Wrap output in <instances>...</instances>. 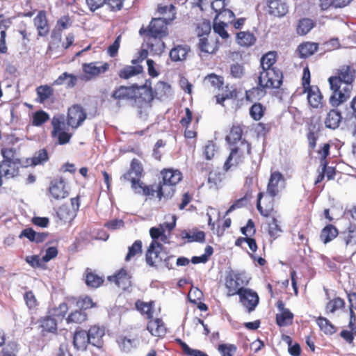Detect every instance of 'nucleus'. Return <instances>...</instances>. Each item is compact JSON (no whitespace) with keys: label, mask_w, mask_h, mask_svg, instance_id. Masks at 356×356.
Segmentation results:
<instances>
[{"label":"nucleus","mask_w":356,"mask_h":356,"mask_svg":"<svg viewBox=\"0 0 356 356\" xmlns=\"http://www.w3.org/2000/svg\"><path fill=\"white\" fill-rule=\"evenodd\" d=\"M355 78L356 70L350 65H343L336 69L334 74L328 78L332 91L330 103L332 106L337 107L350 97Z\"/></svg>","instance_id":"nucleus-1"},{"label":"nucleus","mask_w":356,"mask_h":356,"mask_svg":"<svg viewBox=\"0 0 356 356\" xmlns=\"http://www.w3.org/2000/svg\"><path fill=\"white\" fill-rule=\"evenodd\" d=\"M111 97L118 104L122 102H131L138 114L142 115L143 113L146 114L147 111L151 108L154 94L151 88L132 84L129 86L116 87L111 94Z\"/></svg>","instance_id":"nucleus-2"},{"label":"nucleus","mask_w":356,"mask_h":356,"mask_svg":"<svg viewBox=\"0 0 356 356\" xmlns=\"http://www.w3.org/2000/svg\"><path fill=\"white\" fill-rule=\"evenodd\" d=\"M139 35L152 56H161L165 48L163 39L168 36L166 23L161 19H152L147 26H142Z\"/></svg>","instance_id":"nucleus-3"},{"label":"nucleus","mask_w":356,"mask_h":356,"mask_svg":"<svg viewBox=\"0 0 356 356\" xmlns=\"http://www.w3.org/2000/svg\"><path fill=\"white\" fill-rule=\"evenodd\" d=\"M198 42L197 47L200 56L215 54L220 47L218 37L211 33V27L209 22L203 21L198 23L196 28Z\"/></svg>","instance_id":"nucleus-4"},{"label":"nucleus","mask_w":356,"mask_h":356,"mask_svg":"<svg viewBox=\"0 0 356 356\" xmlns=\"http://www.w3.org/2000/svg\"><path fill=\"white\" fill-rule=\"evenodd\" d=\"M144 175L142 163L137 159H133L129 170L122 175V179L131 184V189L136 194L144 195V188L149 185L141 181Z\"/></svg>","instance_id":"nucleus-5"},{"label":"nucleus","mask_w":356,"mask_h":356,"mask_svg":"<svg viewBox=\"0 0 356 356\" xmlns=\"http://www.w3.org/2000/svg\"><path fill=\"white\" fill-rule=\"evenodd\" d=\"M230 146V153L223 166L225 171H228L232 166L243 163L245 156L251 154V144L246 140H243L239 144Z\"/></svg>","instance_id":"nucleus-6"},{"label":"nucleus","mask_w":356,"mask_h":356,"mask_svg":"<svg viewBox=\"0 0 356 356\" xmlns=\"http://www.w3.org/2000/svg\"><path fill=\"white\" fill-rule=\"evenodd\" d=\"M176 186L160 180L158 184H150L144 188V196L154 197L159 200H170L176 193Z\"/></svg>","instance_id":"nucleus-7"},{"label":"nucleus","mask_w":356,"mask_h":356,"mask_svg":"<svg viewBox=\"0 0 356 356\" xmlns=\"http://www.w3.org/2000/svg\"><path fill=\"white\" fill-rule=\"evenodd\" d=\"M283 80V74L280 69L261 71L258 76V84L265 90L279 89Z\"/></svg>","instance_id":"nucleus-8"},{"label":"nucleus","mask_w":356,"mask_h":356,"mask_svg":"<svg viewBox=\"0 0 356 356\" xmlns=\"http://www.w3.org/2000/svg\"><path fill=\"white\" fill-rule=\"evenodd\" d=\"M87 118L86 110L80 104H73L68 110L66 117V123L72 129H76L81 126Z\"/></svg>","instance_id":"nucleus-9"},{"label":"nucleus","mask_w":356,"mask_h":356,"mask_svg":"<svg viewBox=\"0 0 356 356\" xmlns=\"http://www.w3.org/2000/svg\"><path fill=\"white\" fill-rule=\"evenodd\" d=\"M52 131L51 136L57 138L58 144L65 145L68 143L72 136V134L65 131L66 124L62 116H54L51 120Z\"/></svg>","instance_id":"nucleus-10"},{"label":"nucleus","mask_w":356,"mask_h":356,"mask_svg":"<svg viewBox=\"0 0 356 356\" xmlns=\"http://www.w3.org/2000/svg\"><path fill=\"white\" fill-rule=\"evenodd\" d=\"M275 197L269 195H265L264 192L258 193L257 209L263 217H271L276 213L274 208Z\"/></svg>","instance_id":"nucleus-11"},{"label":"nucleus","mask_w":356,"mask_h":356,"mask_svg":"<svg viewBox=\"0 0 356 356\" xmlns=\"http://www.w3.org/2000/svg\"><path fill=\"white\" fill-rule=\"evenodd\" d=\"M20 168L24 167V161L15 159V161H1L0 162V178L4 177L7 179L14 178L19 175Z\"/></svg>","instance_id":"nucleus-12"},{"label":"nucleus","mask_w":356,"mask_h":356,"mask_svg":"<svg viewBox=\"0 0 356 356\" xmlns=\"http://www.w3.org/2000/svg\"><path fill=\"white\" fill-rule=\"evenodd\" d=\"M33 22L37 31V40L40 38H47L49 35L51 26L46 10H39L33 18Z\"/></svg>","instance_id":"nucleus-13"},{"label":"nucleus","mask_w":356,"mask_h":356,"mask_svg":"<svg viewBox=\"0 0 356 356\" xmlns=\"http://www.w3.org/2000/svg\"><path fill=\"white\" fill-rule=\"evenodd\" d=\"M110 67L108 63L91 62L82 65L83 72L87 80H90L106 73Z\"/></svg>","instance_id":"nucleus-14"},{"label":"nucleus","mask_w":356,"mask_h":356,"mask_svg":"<svg viewBox=\"0 0 356 356\" xmlns=\"http://www.w3.org/2000/svg\"><path fill=\"white\" fill-rule=\"evenodd\" d=\"M163 249V245L159 242H151L146 253L145 260L149 266L156 267L163 261L161 252Z\"/></svg>","instance_id":"nucleus-15"},{"label":"nucleus","mask_w":356,"mask_h":356,"mask_svg":"<svg viewBox=\"0 0 356 356\" xmlns=\"http://www.w3.org/2000/svg\"><path fill=\"white\" fill-rule=\"evenodd\" d=\"M238 296L241 303L248 313L253 312L259 304V298L257 293L250 289L243 290Z\"/></svg>","instance_id":"nucleus-16"},{"label":"nucleus","mask_w":356,"mask_h":356,"mask_svg":"<svg viewBox=\"0 0 356 356\" xmlns=\"http://www.w3.org/2000/svg\"><path fill=\"white\" fill-rule=\"evenodd\" d=\"M49 194L54 200H60L68 196V191L63 179H55L51 181L49 187Z\"/></svg>","instance_id":"nucleus-17"},{"label":"nucleus","mask_w":356,"mask_h":356,"mask_svg":"<svg viewBox=\"0 0 356 356\" xmlns=\"http://www.w3.org/2000/svg\"><path fill=\"white\" fill-rule=\"evenodd\" d=\"M241 276L238 273L231 272L225 277V287L228 296L238 295L245 288L241 286Z\"/></svg>","instance_id":"nucleus-18"},{"label":"nucleus","mask_w":356,"mask_h":356,"mask_svg":"<svg viewBox=\"0 0 356 356\" xmlns=\"http://www.w3.org/2000/svg\"><path fill=\"white\" fill-rule=\"evenodd\" d=\"M303 92L307 94V101L312 108L322 110L325 106L323 96L318 86H315L304 90Z\"/></svg>","instance_id":"nucleus-19"},{"label":"nucleus","mask_w":356,"mask_h":356,"mask_svg":"<svg viewBox=\"0 0 356 356\" xmlns=\"http://www.w3.org/2000/svg\"><path fill=\"white\" fill-rule=\"evenodd\" d=\"M131 278L124 268H121L113 275L107 277L109 282H114L118 287L124 291L128 290L131 286Z\"/></svg>","instance_id":"nucleus-20"},{"label":"nucleus","mask_w":356,"mask_h":356,"mask_svg":"<svg viewBox=\"0 0 356 356\" xmlns=\"http://www.w3.org/2000/svg\"><path fill=\"white\" fill-rule=\"evenodd\" d=\"M277 307L281 312L277 314L275 316L276 323L279 327H286L293 323L294 315L287 308L284 307V304L282 300L277 302Z\"/></svg>","instance_id":"nucleus-21"},{"label":"nucleus","mask_w":356,"mask_h":356,"mask_svg":"<svg viewBox=\"0 0 356 356\" xmlns=\"http://www.w3.org/2000/svg\"><path fill=\"white\" fill-rule=\"evenodd\" d=\"M86 332L88 334L90 343L98 349L102 348L104 346L103 337L105 334L104 328L95 325L90 326L89 330Z\"/></svg>","instance_id":"nucleus-22"},{"label":"nucleus","mask_w":356,"mask_h":356,"mask_svg":"<svg viewBox=\"0 0 356 356\" xmlns=\"http://www.w3.org/2000/svg\"><path fill=\"white\" fill-rule=\"evenodd\" d=\"M285 179L283 175L279 171L271 172L268 183L267 184L266 192L270 196H277L280 193V183H284Z\"/></svg>","instance_id":"nucleus-23"},{"label":"nucleus","mask_w":356,"mask_h":356,"mask_svg":"<svg viewBox=\"0 0 356 356\" xmlns=\"http://www.w3.org/2000/svg\"><path fill=\"white\" fill-rule=\"evenodd\" d=\"M161 180L174 186H177L183 180V174L178 170L172 168H163L160 171Z\"/></svg>","instance_id":"nucleus-24"},{"label":"nucleus","mask_w":356,"mask_h":356,"mask_svg":"<svg viewBox=\"0 0 356 356\" xmlns=\"http://www.w3.org/2000/svg\"><path fill=\"white\" fill-rule=\"evenodd\" d=\"M37 97L35 102L39 104H44L47 102H54V89L48 84L40 85L35 89Z\"/></svg>","instance_id":"nucleus-25"},{"label":"nucleus","mask_w":356,"mask_h":356,"mask_svg":"<svg viewBox=\"0 0 356 356\" xmlns=\"http://www.w3.org/2000/svg\"><path fill=\"white\" fill-rule=\"evenodd\" d=\"M245 126L239 123H234L230 129L229 134L226 136L225 140L229 145H235L239 144L245 138H242L243 135V129Z\"/></svg>","instance_id":"nucleus-26"},{"label":"nucleus","mask_w":356,"mask_h":356,"mask_svg":"<svg viewBox=\"0 0 356 356\" xmlns=\"http://www.w3.org/2000/svg\"><path fill=\"white\" fill-rule=\"evenodd\" d=\"M319 44L317 42H303L298 46L296 53L299 58L305 59L317 52Z\"/></svg>","instance_id":"nucleus-27"},{"label":"nucleus","mask_w":356,"mask_h":356,"mask_svg":"<svg viewBox=\"0 0 356 356\" xmlns=\"http://www.w3.org/2000/svg\"><path fill=\"white\" fill-rule=\"evenodd\" d=\"M49 154L46 149H40L36 151L32 157L24 160V167H35L43 165L49 161Z\"/></svg>","instance_id":"nucleus-28"},{"label":"nucleus","mask_w":356,"mask_h":356,"mask_svg":"<svg viewBox=\"0 0 356 356\" xmlns=\"http://www.w3.org/2000/svg\"><path fill=\"white\" fill-rule=\"evenodd\" d=\"M147 330L152 335L157 337H162L165 336L167 331L165 323L162 319L159 318H152V319L148 320Z\"/></svg>","instance_id":"nucleus-29"},{"label":"nucleus","mask_w":356,"mask_h":356,"mask_svg":"<svg viewBox=\"0 0 356 356\" xmlns=\"http://www.w3.org/2000/svg\"><path fill=\"white\" fill-rule=\"evenodd\" d=\"M90 344L87 332L83 329L75 330L73 336V345L78 350H86L88 346Z\"/></svg>","instance_id":"nucleus-30"},{"label":"nucleus","mask_w":356,"mask_h":356,"mask_svg":"<svg viewBox=\"0 0 356 356\" xmlns=\"http://www.w3.org/2000/svg\"><path fill=\"white\" fill-rule=\"evenodd\" d=\"M257 41V38L254 33L250 31H240L236 35V43L245 48H248L253 46Z\"/></svg>","instance_id":"nucleus-31"},{"label":"nucleus","mask_w":356,"mask_h":356,"mask_svg":"<svg viewBox=\"0 0 356 356\" xmlns=\"http://www.w3.org/2000/svg\"><path fill=\"white\" fill-rule=\"evenodd\" d=\"M238 91L234 86L227 84L223 88V92L216 95V103L224 106V102L227 99H236L238 98Z\"/></svg>","instance_id":"nucleus-32"},{"label":"nucleus","mask_w":356,"mask_h":356,"mask_svg":"<svg viewBox=\"0 0 356 356\" xmlns=\"http://www.w3.org/2000/svg\"><path fill=\"white\" fill-rule=\"evenodd\" d=\"M225 175L217 170H211L208 175L207 184L210 189L217 190L222 187Z\"/></svg>","instance_id":"nucleus-33"},{"label":"nucleus","mask_w":356,"mask_h":356,"mask_svg":"<svg viewBox=\"0 0 356 356\" xmlns=\"http://www.w3.org/2000/svg\"><path fill=\"white\" fill-rule=\"evenodd\" d=\"M338 235V229L334 225L328 224L321 229L319 238L324 244H327L337 238Z\"/></svg>","instance_id":"nucleus-34"},{"label":"nucleus","mask_w":356,"mask_h":356,"mask_svg":"<svg viewBox=\"0 0 356 356\" xmlns=\"http://www.w3.org/2000/svg\"><path fill=\"white\" fill-rule=\"evenodd\" d=\"M342 120L341 113L337 109H331L325 119V125L327 128L335 129L339 127Z\"/></svg>","instance_id":"nucleus-35"},{"label":"nucleus","mask_w":356,"mask_h":356,"mask_svg":"<svg viewBox=\"0 0 356 356\" xmlns=\"http://www.w3.org/2000/svg\"><path fill=\"white\" fill-rule=\"evenodd\" d=\"M268 8L269 13L277 17H282L288 12L286 4L282 0H270Z\"/></svg>","instance_id":"nucleus-36"},{"label":"nucleus","mask_w":356,"mask_h":356,"mask_svg":"<svg viewBox=\"0 0 356 356\" xmlns=\"http://www.w3.org/2000/svg\"><path fill=\"white\" fill-rule=\"evenodd\" d=\"M266 95V90L262 86L252 87L251 89L245 90V99L247 102H253L255 100L259 101Z\"/></svg>","instance_id":"nucleus-37"},{"label":"nucleus","mask_w":356,"mask_h":356,"mask_svg":"<svg viewBox=\"0 0 356 356\" xmlns=\"http://www.w3.org/2000/svg\"><path fill=\"white\" fill-rule=\"evenodd\" d=\"M191 49L188 45L179 44L175 46L170 51V58L172 61H182L186 58Z\"/></svg>","instance_id":"nucleus-38"},{"label":"nucleus","mask_w":356,"mask_h":356,"mask_svg":"<svg viewBox=\"0 0 356 356\" xmlns=\"http://www.w3.org/2000/svg\"><path fill=\"white\" fill-rule=\"evenodd\" d=\"M277 59L276 51H268L261 58V71L277 69L274 66Z\"/></svg>","instance_id":"nucleus-39"},{"label":"nucleus","mask_w":356,"mask_h":356,"mask_svg":"<svg viewBox=\"0 0 356 356\" xmlns=\"http://www.w3.org/2000/svg\"><path fill=\"white\" fill-rule=\"evenodd\" d=\"M157 11L159 14L163 15V17H158L157 19L164 20L166 23L167 27L168 24L172 22L175 18V7L172 4L169 6H159Z\"/></svg>","instance_id":"nucleus-40"},{"label":"nucleus","mask_w":356,"mask_h":356,"mask_svg":"<svg viewBox=\"0 0 356 356\" xmlns=\"http://www.w3.org/2000/svg\"><path fill=\"white\" fill-rule=\"evenodd\" d=\"M143 72V67L142 65H126L119 71L118 76L122 79H128L132 76L141 74Z\"/></svg>","instance_id":"nucleus-41"},{"label":"nucleus","mask_w":356,"mask_h":356,"mask_svg":"<svg viewBox=\"0 0 356 356\" xmlns=\"http://www.w3.org/2000/svg\"><path fill=\"white\" fill-rule=\"evenodd\" d=\"M135 305L137 310H138L143 315H146L147 320L154 318V301L146 302L138 300L136 302Z\"/></svg>","instance_id":"nucleus-42"},{"label":"nucleus","mask_w":356,"mask_h":356,"mask_svg":"<svg viewBox=\"0 0 356 356\" xmlns=\"http://www.w3.org/2000/svg\"><path fill=\"white\" fill-rule=\"evenodd\" d=\"M343 241L346 246L356 245V225L350 224L348 227L341 233Z\"/></svg>","instance_id":"nucleus-43"},{"label":"nucleus","mask_w":356,"mask_h":356,"mask_svg":"<svg viewBox=\"0 0 356 356\" xmlns=\"http://www.w3.org/2000/svg\"><path fill=\"white\" fill-rule=\"evenodd\" d=\"M267 108L260 102H254L249 108V115L254 121L261 120L265 115Z\"/></svg>","instance_id":"nucleus-44"},{"label":"nucleus","mask_w":356,"mask_h":356,"mask_svg":"<svg viewBox=\"0 0 356 356\" xmlns=\"http://www.w3.org/2000/svg\"><path fill=\"white\" fill-rule=\"evenodd\" d=\"M85 280L87 286L92 288H98L102 286L104 282L103 277L95 274L90 268H87L86 270Z\"/></svg>","instance_id":"nucleus-45"},{"label":"nucleus","mask_w":356,"mask_h":356,"mask_svg":"<svg viewBox=\"0 0 356 356\" xmlns=\"http://www.w3.org/2000/svg\"><path fill=\"white\" fill-rule=\"evenodd\" d=\"M40 327L42 332L56 333L58 330L56 319L50 316H45L40 318Z\"/></svg>","instance_id":"nucleus-46"},{"label":"nucleus","mask_w":356,"mask_h":356,"mask_svg":"<svg viewBox=\"0 0 356 356\" xmlns=\"http://www.w3.org/2000/svg\"><path fill=\"white\" fill-rule=\"evenodd\" d=\"M87 314L79 309L71 312L65 318L67 324H81L86 321Z\"/></svg>","instance_id":"nucleus-47"},{"label":"nucleus","mask_w":356,"mask_h":356,"mask_svg":"<svg viewBox=\"0 0 356 356\" xmlns=\"http://www.w3.org/2000/svg\"><path fill=\"white\" fill-rule=\"evenodd\" d=\"M316 322L320 330L325 334H332L336 332L335 326L326 318L319 316L316 318Z\"/></svg>","instance_id":"nucleus-48"},{"label":"nucleus","mask_w":356,"mask_h":356,"mask_svg":"<svg viewBox=\"0 0 356 356\" xmlns=\"http://www.w3.org/2000/svg\"><path fill=\"white\" fill-rule=\"evenodd\" d=\"M49 120V113L43 110H39L33 113L31 124L35 127H40Z\"/></svg>","instance_id":"nucleus-49"},{"label":"nucleus","mask_w":356,"mask_h":356,"mask_svg":"<svg viewBox=\"0 0 356 356\" xmlns=\"http://www.w3.org/2000/svg\"><path fill=\"white\" fill-rule=\"evenodd\" d=\"M19 33L22 36V42L24 46H28L34 41L35 35L26 24L21 26Z\"/></svg>","instance_id":"nucleus-50"},{"label":"nucleus","mask_w":356,"mask_h":356,"mask_svg":"<svg viewBox=\"0 0 356 356\" xmlns=\"http://www.w3.org/2000/svg\"><path fill=\"white\" fill-rule=\"evenodd\" d=\"M182 238L187 239L188 242H200L202 243L205 241V234L203 231H196L193 234L184 230L181 232Z\"/></svg>","instance_id":"nucleus-51"},{"label":"nucleus","mask_w":356,"mask_h":356,"mask_svg":"<svg viewBox=\"0 0 356 356\" xmlns=\"http://www.w3.org/2000/svg\"><path fill=\"white\" fill-rule=\"evenodd\" d=\"M175 341L178 343L183 353L187 356H209L206 353L197 349L191 348L188 344L183 341L181 339H176Z\"/></svg>","instance_id":"nucleus-52"},{"label":"nucleus","mask_w":356,"mask_h":356,"mask_svg":"<svg viewBox=\"0 0 356 356\" xmlns=\"http://www.w3.org/2000/svg\"><path fill=\"white\" fill-rule=\"evenodd\" d=\"M314 26L313 20L309 18H303L298 22L297 26V33L299 35H305L307 34Z\"/></svg>","instance_id":"nucleus-53"},{"label":"nucleus","mask_w":356,"mask_h":356,"mask_svg":"<svg viewBox=\"0 0 356 356\" xmlns=\"http://www.w3.org/2000/svg\"><path fill=\"white\" fill-rule=\"evenodd\" d=\"M268 232L270 236L274 240L278 238L282 232V230L277 220L273 216H272L271 221L268 222Z\"/></svg>","instance_id":"nucleus-54"},{"label":"nucleus","mask_w":356,"mask_h":356,"mask_svg":"<svg viewBox=\"0 0 356 356\" xmlns=\"http://www.w3.org/2000/svg\"><path fill=\"white\" fill-rule=\"evenodd\" d=\"M143 243L140 240H136L129 247L128 252L125 257V261H129L137 254L142 253Z\"/></svg>","instance_id":"nucleus-55"},{"label":"nucleus","mask_w":356,"mask_h":356,"mask_svg":"<svg viewBox=\"0 0 356 356\" xmlns=\"http://www.w3.org/2000/svg\"><path fill=\"white\" fill-rule=\"evenodd\" d=\"M24 300L29 310L36 311L38 309L39 303L32 291H26L24 293Z\"/></svg>","instance_id":"nucleus-56"},{"label":"nucleus","mask_w":356,"mask_h":356,"mask_svg":"<svg viewBox=\"0 0 356 356\" xmlns=\"http://www.w3.org/2000/svg\"><path fill=\"white\" fill-rule=\"evenodd\" d=\"M345 305L346 303L343 299L337 297L327 303L325 309L327 312L334 313L337 309L344 308Z\"/></svg>","instance_id":"nucleus-57"},{"label":"nucleus","mask_w":356,"mask_h":356,"mask_svg":"<svg viewBox=\"0 0 356 356\" xmlns=\"http://www.w3.org/2000/svg\"><path fill=\"white\" fill-rule=\"evenodd\" d=\"M25 261L33 268L46 269L47 268L46 263L43 261V258H41L39 255L26 256Z\"/></svg>","instance_id":"nucleus-58"},{"label":"nucleus","mask_w":356,"mask_h":356,"mask_svg":"<svg viewBox=\"0 0 356 356\" xmlns=\"http://www.w3.org/2000/svg\"><path fill=\"white\" fill-rule=\"evenodd\" d=\"M57 213L60 219L65 222H70L76 216L74 210H72L68 207L65 205L59 208Z\"/></svg>","instance_id":"nucleus-59"},{"label":"nucleus","mask_w":356,"mask_h":356,"mask_svg":"<svg viewBox=\"0 0 356 356\" xmlns=\"http://www.w3.org/2000/svg\"><path fill=\"white\" fill-rule=\"evenodd\" d=\"M274 127V122H258L256 126V131L259 136L265 138Z\"/></svg>","instance_id":"nucleus-60"},{"label":"nucleus","mask_w":356,"mask_h":356,"mask_svg":"<svg viewBox=\"0 0 356 356\" xmlns=\"http://www.w3.org/2000/svg\"><path fill=\"white\" fill-rule=\"evenodd\" d=\"M67 79H69L67 82V86L72 88L74 87L77 81V78L75 75L72 74H69L67 72H64L60 74L54 82V84L56 85H62L64 81Z\"/></svg>","instance_id":"nucleus-61"},{"label":"nucleus","mask_w":356,"mask_h":356,"mask_svg":"<svg viewBox=\"0 0 356 356\" xmlns=\"http://www.w3.org/2000/svg\"><path fill=\"white\" fill-rule=\"evenodd\" d=\"M319 137V129H316L315 126L309 128L307 134V139L308 140L309 148L314 150L316 146V141Z\"/></svg>","instance_id":"nucleus-62"},{"label":"nucleus","mask_w":356,"mask_h":356,"mask_svg":"<svg viewBox=\"0 0 356 356\" xmlns=\"http://www.w3.org/2000/svg\"><path fill=\"white\" fill-rule=\"evenodd\" d=\"M170 89L171 87L168 83L163 81H160L156 84L155 87V96L159 99H162L168 95V93L170 92Z\"/></svg>","instance_id":"nucleus-63"},{"label":"nucleus","mask_w":356,"mask_h":356,"mask_svg":"<svg viewBox=\"0 0 356 356\" xmlns=\"http://www.w3.org/2000/svg\"><path fill=\"white\" fill-rule=\"evenodd\" d=\"M234 17L235 15L232 10L225 8L218 14H216L214 19L216 21L218 20L219 22H224L227 24L234 20Z\"/></svg>","instance_id":"nucleus-64"}]
</instances>
